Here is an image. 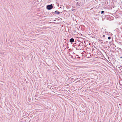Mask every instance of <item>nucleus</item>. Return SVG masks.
Returning a JSON list of instances; mask_svg holds the SVG:
<instances>
[{"instance_id":"nucleus-1","label":"nucleus","mask_w":122,"mask_h":122,"mask_svg":"<svg viewBox=\"0 0 122 122\" xmlns=\"http://www.w3.org/2000/svg\"><path fill=\"white\" fill-rule=\"evenodd\" d=\"M53 7V6L51 4V5H47L46 8L47 9L49 10H50Z\"/></svg>"},{"instance_id":"nucleus-2","label":"nucleus","mask_w":122,"mask_h":122,"mask_svg":"<svg viewBox=\"0 0 122 122\" xmlns=\"http://www.w3.org/2000/svg\"><path fill=\"white\" fill-rule=\"evenodd\" d=\"M86 56L88 58H90L91 56V55L90 53L87 54L86 55Z\"/></svg>"},{"instance_id":"nucleus-3","label":"nucleus","mask_w":122,"mask_h":122,"mask_svg":"<svg viewBox=\"0 0 122 122\" xmlns=\"http://www.w3.org/2000/svg\"><path fill=\"white\" fill-rule=\"evenodd\" d=\"M54 14H56L57 15L59 14H60V12L58 10L54 12H53Z\"/></svg>"},{"instance_id":"nucleus-4","label":"nucleus","mask_w":122,"mask_h":122,"mask_svg":"<svg viewBox=\"0 0 122 122\" xmlns=\"http://www.w3.org/2000/svg\"><path fill=\"white\" fill-rule=\"evenodd\" d=\"M74 39L73 38H71L70 40V42L71 43L74 42Z\"/></svg>"},{"instance_id":"nucleus-5","label":"nucleus","mask_w":122,"mask_h":122,"mask_svg":"<svg viewBox=\"0 0 122 122\" xmlns=\"http://www.w3.org/2000/svg\"><path fill=\"white\" fill-rule=\"evenodd\" d=\"M111 37H110L109 36L108 37V38L109 40H110L111 39Z\"/></svg>"},{"instance_id":"nucleus-6","label":"nucleus","mask_w":122,"mask_h":122,"mask_svg":"<svg viewBox=\"0 0 122 122\" xmlns=\"http://www.w3.org/2000/svg\"><path fill=\"white\" fill-rule=\"evenodd\" d=\"M104 12V11H102L101 12V14H102Z\"/></svg>"},{"instance_id":"nucleus-7","label":"nucleus","mask_w":122,"mask_h":122,"mask_svg":"<svg viewBox=\"0 0 122 122\" xmlns=\"http://www.w3.org/2000/svg\"><path fill=\"white\" fill-rule=\"evenodd\" d=\"M77 58H80V57L79 56V57H77Z\"/></svg>"},{"instance_id":"nucleus-8","label":"nucleus","mask_w":122,"mask_h":122,"mask_svg":"<svg viewBox=\"0 0 122 122\" xmlns=\"http://www.w3.org/2000/svg\"><path fill=\"white\" fill-rule=\"evenodd\" d=\"M105 36L104 35H103V37H104Z\"/></svg>"},{"instance_id":"nucleus-9","label":"nucleus","mask_w":122,"mask_h":122,"mask_svg":"<svg viewBox=\"0 0 122 122\" xmlns=\"http://www.w3.org/2000/svg\"><path fill=\"white\" fill-rule=\"evenodd\" d=\"M120 58H122V57H120Z\"/></svg>"},{"instance_id":"nucleus-10","label":"nucleus","mask_w":122,"mask_h":122,"mask_svg":"<svg viewBox=\"0 0 122 122\" xmlns=\"http://www.w3.org/2000/svg\"><path fill=\"white\" fill-rule=\"evenodd\" d=\"M100 41H101V40H100ZM102 41V40H101V41Z\"/></svg>"},{"instance_id":"nucleus-11","label":"nucleus","mask_w":122,"mask_h":122,"mask_svg":"<svg viewBox=\"0 0 122 122\" xmlns=\"http://www.w3.org/2000/svg\"><path fill=\"white\" fill-rule=\"evenodd\" d=\"M100 41H101V40H100ZM102 41V40H101V41Z\"/></svg>"},{"instance_id":"nucleus-12","label":"nucleus","mask_w":122,"mask_h":122,"mask_svg":"<svg viewBox=\"0 0 122 122\" xmlns=\"http://www.w3.org/2000/svg\"><path fill=\"white\" fill-rule=\"evenodd\" d=\"M101 43H103V42H102Z\"/></svg>"}]
</instances>
